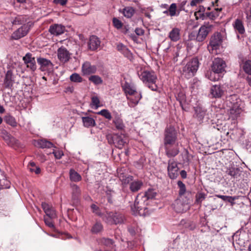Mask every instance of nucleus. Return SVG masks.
Returning <instances> with one entry per match:
<instances>
[{"mask_svg":"<svg viewBox=\"0 0 251 251\" xmlns=\"http://www.w3.org/2000/svg\"><path fill=\"white\" fill-rule=\"evenodd\" d=\"M199 65L198 59L196 58H193L184 67L182 70V75L188 79L192 77L197 71Z\"/></svg>","mask_w":251,"mask_h":251,"instance_id":"obj_6","label":"nucleus"},{"mask_svg":"<svg viewBox=\"0 0 251 251\" xmlns=\"http://www.w3.org/2000/svg\"><path fill=\"white\" fill-rule=\"evenodd\" d=\"M112 22L114 27L117 29H119L122 27L123 23L117 18H114L112 20Z\"/></svg>","mask_w":251,"mask_h":251,"instance_id":"obj_54","label":"nucleus"},{"mask_svg":"<svg viewBox=\"0 0 251 251\" xmlns=\"http://www.w3.org/2000/svg\"><path fill=\"white\" fill-rule=\"evenodd\" d=\"M69 176L71 181L73 182H78L82 179L81 176L73 169L70 170Z\"/></svg>","mask_w":251,"mask_h":251,"instance_id":"obj_33","label":"nucleus"},{"mask_svg":"<svg viewBox=\"0 0 251 251\" xmlns=\"http://www.w3.org/2000/svg\"><path fill=\"white\" fill-rule=\"evenodd\" d=\"M42 207L48 217L51 219H54L56 217L55 210L51 205L43 202L42 203Z\"/></svg>","mask_w":251,"mask_h":251,"instance_id":"obj_23","label":"nucleus"},{"mask_svg":"<svg viewBox=\"0 0 251 251\" xmlns=\"http://www.w3.org/2000/svg\"><path fill=\"white\" fill-rule=\"evenodd\" d=\"M168 174L171 179L176 178L178 175V168L177 163L173 159L168 161Z\"/></svg>","mask_w":251,"mask_h":251,"instance_id":"obj_13","label":"nucleus"},{"mask_svg":"<svg viewBox=\"0 0 251 251\" xmlns=\"http://www.w3.org/2000/svg\"><path fill=\"white\" fill-rule=\"evenodd\" d=\"M27 167L28 169L31 172H34L37 175L40 173V168L38 166H36L35 163L33 162H29Z\"/></svg>","mask_w":251,"mask_h":251,"instance_id":"obj_43","label":"nucleus"},{"mask_svg":"<svg viewBox=\"0 0 251 251\" xmlns=\"http://www.w3.org/2000/svg\"><path fill=\"white\" fill-rule=\"evenodd\" d=\"M91 208L92 210L93 213L100 217H102V214L100 208L95 204H91Z\"/></svg>","mask_w":251,"mask_h":251,"instance_id":"obj_48","label":"nucleus"},{"mask_svg":"<svg viewBox=\"0 0 251 251\" xmlns=\"http://www.w3.org/2000/svg\"><path fill=\"white\" fill-rule=\"evenodd\" d=\"M14 80L12 71L9 70L7 72L3 82V87L5 89H9L11 91L13 85Z\"/></svg>","mask_w":251,"mask_h":251,"instance_id":"obj_26","label":"nucleus"},{"mask_svg":"<svg viewBox=\"0 0 251 251\" xmlns=\"http://www.w3.org/2000/svg\"><path fill=\"white\" fill-rule=\"evenodd\" d=\"M226 66L225 61L223 59L218 57L213 61L211 69L213 73L219 74L225 71Z\"/></svg>","mask_w":251,"mask_h":251,"instance_id":"obj_11","label":"nucleus"},{"mask_svg":"<svg viewBox=\"0 0 251 251\" xmlns=\"http://www.w3.org/2000/svg\"><path fill=\"white\" fill-rule=\"evenodd\" d=\"M34 145L42 149L55 148L51 142L45 139L35 141L34 142Z\"/></svg>","mask_w":251,"mask_h":251,"instance_id":"obj_30","label":"nucleus"},{"mask_svg":"<svg viewBox=\"0 0 251 251\" xmlns=\"http://www.w3.org/2000/svg\"><path fill=\"white\" fill-rule=\"evenodd\" d=\"M243 68L246 73L251 75V60L246 61L244 63Z\"/></svg>","mask_w":251,"mask_h":251,"instance_id":"obj_46","label":"nucleus"},{"mask_svg":"<svg viewBox=\"0 0 251 251\" xmlns=\"http://www.w3.org/2000/svg\"><path fill=\"white\" fill-rule=\"evenodd\" d=\"M29 30V25L26 24H24L21 27L13 33L11 38L14 40H18L25 36L27 34Z\"/></svg>","mask_w":251,"mask_h":251,"instance_id":"obj_14","label":"nucleus"},{"mask_svg":"<svg viewBox=\"0 0 251 251\" xmlns=\"http://www.w3.org/2000/svg\"><path fill=\"white\" fill-rule=\"evenodd\" d=\"M192 200L178 198L175 200L173 205L175 210L177 213L186 212L190 208Z\"/></svg>","mask_w":251,"mask_h":251,"instance_id":"obj_7","label":"nucleus"},{"mask_svg":"<svg viewBox=\"0 0 251 251\" xmlns=\"http://www.w3.org/2000/svg\"><path fill=\"white\" fill-rule=\"evenodd\" d=\"M97 68L95 65H92L88 62H85L82 66V71L84 75H87L95 73Z\"/></svg>","mask_w":251,"mask_h":251,"instance_id":"obj_28","label":"nucleus"},{"mask_svg":"<svg viewBox=\"0 0 251 251\" xmlns=\"http://www.w3.org/2000/svg\"><path fill=\"white\" fill-rule=\"evenodd\" d=\"M235 197H232L231 196H224V198H223L222 200L225 201H228L231 204L234 203V201L235 200Z\"/></svg>","mask_w":251,"mask_h":251,"instance_id":"obj_58","label":"nucleus"},{"mask_svg":"<svg viewBox=\"0 0 251 251\" xmlns=\"http://www.w3.org/2000/svg\"><path fill=\"white\" fill-rule=\"evenodd\" d=\"M126 47L124 46L122 43H119L117 46V49L119 51H120L121 52H122L124 50H125V49H126Z\"/></svg>","mask_w":251,"mask_h":251,"instance_id":"obj_64","label":"nucleus"},{"mask_svg":"<svg viewBox=\"0 0 251 251\" xmlns=\"http://www.w3.org/2000/svg\"><path fill=\"white\" fill-rule=\"evenodd\" d=\"M156 194V192L152 189H149L144 194H139L136 197L134 204L131 206L133 214H140L142 209H147L146 206L148 202L146 201L155 198Z\"/></svg>","mask_w":251,"mask_h":251,"instance_id":"obj_2","label":"nucleus"},{"mask_svg":"<svg viewBox=\"0 0 251 251\" xmlns=\"http://www.w3.org/2000/svg\"><path fill=\"white\" fill-rule=\"evenodd\" d=\"M89 79L96 85L100 84L102 82L101 78L98 75H92L89 77Z\"/></svg>","mask_w":251,"mask_h":251,"instance_id":"obj_49","label":"nucleus"},{"mask_svg":"<svg viewBox=\"0 0 251 251\" xmlns=\"http://www.w3.org/2000/svg\"><path fill=\"white\" fill-rule=\"evenodd\" d=\"M226 104L228 108L229 118L236 120L243 110V102L237 95L233 94L226 97Z\"/></svg>","mask_w":251,"mask_h":251,"instance_id":"obj_1","label":"nucleus"},{"mask_svg":"<svg viewBox=\"0 0 251 251\" xmlns=\"http://www.w3.org/2000/svg\"><path fill=\"white\" fill-rule=\"evenodd\" d=\"M57 56L61 62L66 63L71 58V53L65 48L61 47L57 50Z\"/></svg>","mask_w":251,"mask_h":251,"instance_id":"obj_18","label":"nucleus"},{"mask_svg":"<svg viewBox=\"0 0 251 251\" xmlns=\"http://www.w3.org/2000/svg\"><path fill=\"white\" fill-rule=\"evenodd\" d=\"M70 80L75 82H80L82 81V77L76 73L73 74L70 76Z\"/></svg>","mask_w":251,"mask_h":251,"instance_id":"obj_50","label":"nucleus"},{"mask_svg":"<svg viewBox=\"0 0 251 251\" xmlns=\"http://www.w3.org/2000/svg\"><path fill=\"white\" fill-rule=\"evenodd\" d=\"M187 0H183L178 4V10L180 12L181 11H185V5L186 4Z\"/></svg>","mask_w":251,"mask_h":251,"instance_id":"obj_59","label":"nucleus"},{"mask_svg":"<svg viewBox=\"0 0 251 251\" xmlns=\"http://www.w3.org/2000/svg\"><path fill=\"white\" fill-rule=\"evenodd\" d=\"M137 74L140 79L147 87L152 91H157L158 86L156 84L157 77L154 72L140 67V69L137 70Z\"/></svg>","mask_w":251,"mask_h":251,"instance_id":"obj_3","label":"nucleus"},{"mask_svg":"<svg viewBox=\"0 0 251 251\" xmlns=\"http://www.w3.org/2000/svg\"><path fill=\"white\" fill-rule=\"evenodd\" d=\"M165 153L167 157H173L177 155L179 152L178 143L164 145Z\"/></svg>","mask_w":251,"mask_h":251,"instance_id":"obj_17","label":"nucleus"},{"mask_svg":"<svg viewBox=\"0 0 251 251\" xmlns=\"http://www.w3.org/2000/svg\"><path fill=\"white\" fill-rule=\"evenodd\" d=\"M180 224L184 226L185 228L191 230H194L196 227L195 224L190 221L182 220L180 222Z\"/></svg>","mask_w":251,"mask_h":251,"instance_id":"obj_42","label":"nucleus"},{"mask_svg":"<svg viewBox=\"0 0 251 251\" xmlns=\"http://www.w3.org/2000/svg\"><path fill=\"white\" fill-rule=\"evenodd\" d=\"M98 115L103 116L106 119L110 120L112 118V116L110 112L107 109H102L97 113Z\"/></svg>","mask_w":251,"mask_h":251,"instance_id":"obj_47","label":"nucleus"},{"mask_svg":"<svg viewBox=\"0 0 251 251\" xmlns=\"http://www.w3.org/2000/svg\"><path fill=\"white\" fill-rule=\"evenodd\" d=\"M176 99L181 103L182 101L185 100V95L182 92H180L178 94Z\"/></svg>","mask_w":251,"mask_h":251,"instance_id":"obj_60","label":"nucleus"},{"mask_svg":"<svg viewBox=\"0 0 251 251\" xmlns=\"http://www.w3.org/2000/svg\"><path fill=\"white\" fill-rule=\"evenodd\" d=\"M127 139L124 135L115 134L111 140L108 139V142L113 143L115 146L119 148L122 149L127 143Z\"/></svg>","mask_w":251,"mask_h":251,"instance_id":"obj_12","label":"nucleus"},{"mask_svg":"<svg viewBox=\"0 0 251 251\" xmlns=\"http://www.w3.org/2000/svg\"><path fill=\"white\" fill-rule=\"evenodd\" d=\"M68 1V0H53V2L56 4H60V5H65Z\"/></svg>","mask_w":251,"mask_h":251,"instance_id":"obj_62","label":"nucleus"},{"mask_svg":"<svg viewBox=\"0 0 251 251\" xmlns=\"http://www.w3.org/2000/svg\"><path fill=\"white\" fill-rule=\"evenodd\" d=\"M143 185V182L142 180H132L129 184V189L132 192H136L140 190Z\"/></svg>","mask_w":251,"mask_h":251,"instance_id":"obj_32","label":"nucleus"},{"mask_svg":"<svg viewBox=\"0 0 251 251\" xmlns=\"http://www.w3.org/2000/svg\"><path fill=\"white\" fill-rule=\"evenodd\" d=\"M103 230V226L100 221H96L92 226L91 232L93 234H97L101 232Z\"/></svg>","mask_w":251,"mask_h":251,"instance_id":"obj_34","label":"nucleus"},{"mask_svg":"<svg viewBox=\"0 0 251 251\" xmlns=\"http://www.w3.org/2000/svg\"><path fill=\"white\" fill-rule=\"evenodd\" d=\"M0 136L9 146H12L15 142V139L4 129L0 132Z\"/></svg>","mask_w":251,"mask_h":251,"instance_id":"obj_29","label":"nucleus"},{"mask_svg":"<svg viewBox=\"0 0 251 251\" xmlns=\"http://www.w3.org/2000/svg\"><path fill=\"white\" fill-rule=\"evenodd\" d=\"M135 13L134 9L132 7H126L123 9L124 15L128 18L132 17Z\"/></svg>","mask_w":251,"mask_h":251,"instance_id":"obj_41","label":"nucleus"},{"mask_svg":"<svg viewBox=\"0 0 251 251\" xmlns=\"http://www.w3.org/2000/svg\"><path fill=\"white\" fill-rule=\"evenodd\" d=\"M100 41L99 38L95 35H92L90 37L87 43L88 49L92 51L97 50L100 47Z\"/></svg>","mask_w":251,"mask_h":251,"instance_id":"obj_24","label":"nucleus"},{"mask_svg":"<svg viewBox=\"0 0 251 251\" xmlns=\"http://www.w3.org/2000/svg\"><path fill=\"white\" fill-rule=\"evenodd\" d=\"M122 88L129 100L128 106L131 107L135 106L142 98L141 94L137 92L133 85L126 82L123 85Z\"/></svg>","mask_w":251,"mask_h":251,"instance_id":"obj_4","label":"nucleus"},{"mask_svg":"<svg viewBox=\"0 0 251 251\" xmlns=\"http://www.w3.org/2000/svg\"><path fill=\"white\" fill-rule=\"evenodd\" d=\"M103 220L109 225H117L124 223V216L119 212H106L102 217Z\"/></svg>","mask_w":251,"mask_h":251,"instance_id":"obj_5","label":"nucleus"},{"mask_svg":"<svg viewBox=\"0 0 251 251\" xmlns=\"http://www.w3.org/2000/svg\"><path fill=\"white\" fill-rule=\"evenodd\" d=\"M72 194L73 197H78L80 194V190L79 188V187L76 185V184H73L72 186Z\"/></svg>","mask_w":251,"mask_h":251,"instance_id":"obj_51","label":"nucleus"},{"mask_svg":"<svg viewBox=\"0 0 251 251\" xmlns=\"http://www.w3.org/2000/svg\"><path fill=\"white\" fill-rule=\"evenodd\" d=\"M125 56L128 58H130L132 57V53L128 50V49L126 48L125 49V50L122 52Z\"/></svg>","mask_w":251,"mask_h":251,"instance_id":"obj_61","label":"nucleus"},{"mask_svg":"<svg viewBox=\"0 0 251 251\" xmlns=\"http://www.w3.org/2000/svg\"><path fill=\"white\" fill-rule=\"evenodd\" d=\"M224 90L223 87L220 85H213L210 91V96L212 98H220L224 94Z\"/></svg>","mask_w":251,"mask_h":251,"instance_id":"obj_20","label":"nucleus"},{"mask_svg":"<svg viewBox=\"0 0 251 251\" xmlns=\"http://www.w3.org/2000/svg\"><path fill=\"white\" fill-rule=\"evenodd\" d=\"M23 60L26 67L29 68L32 71L34 72L36 70L37 66L35 58L32 56L30 53H27L23 57Z\"/></svg>","mask_w":251,"mask_h":251,"instance_id":"obj_16","label":"nucleus"},{"mask_svg":"<svg viewBox=\"0 0 251 251\" xmlns=\"http://www.w3.org/2000/svg\"><path fill=\"white\" fill-rule=\"evenodd\" d=\"M221 8H215L214 11L206 13V16L210 19H214L219 15Z\"/></svg>","mask_w":251,"mask_h":251,"instance_id":"obj_44","label":"nucleus"},{"mask_svg":"<svg viewBox=\"0 0 251 251\" xmlns=\"http://www.w3.org/2000/svg\"><path fill=\"white\" fill-rule=\"evenodd\" d=\"M119 177L123 184H130V182L133 179V176H124L123 174H120L119 175Z\"/></svg>","mask_w":251,"mask_h":251,"instance_id":"obj_39","label":"nucleus"},{"mask_svg":"<svg viewBox=\"0 0 251 251\" xmlns=\"http://www.w3.org/2000/svg\"><path fill=\"white\" fill-rule=\"evenodd\" d=\"M26 22V18L25 16L18 15L12 21L13 25H18L25 24Z\"/></svg>","mask_w":251,"mask_h":251,"instance_id":"obj_37","label":"nucleus"},{"mask_svg":"<svg viewBox=\"0 0 251 251\" xmlns=\"http://www.w3.org/2000/svg\"><path fill=\"white\" fill-rule=\"evenodd\" d=\"M240 170L238 168L231 167L228 168L226 173L234 178H237L240 175Z\"/></svg>","mask_w":251,"mask_h":251,"instance_id":"obj_36","label":"nucleus"},{"mask_svg":"<svg viewBox=\"0 0 251 251\" xmlns=\"http://www.w3.org/2000/svg\"><path fill=\"white\" fill-rule=\"evenodd\" d=\"M168 38L171 41L176 42L179 41L181 38V30L178 27H174L169 32Z\"/></svg>","mask_w":251,"mask_h":251,"instance_id":"obj_25","label":"nucleus"},{"mask_svg":"<svg viewBox=\"0 0 251 251\" xmlns=\"http://www.w3.org/2000/svg\"><path fill=\"white\" fill-rule=\"evenodd\" d=\"M101 243L108 247H110L113 244L112 240L109 238H103L101 239Z\"/></svg>","mask_w":251,"mask_h":251,"instance_id":"obj_55","label":"nucleus"},{"mask_svg":"<svg viewBox=\"0 0 251 251\" xmlns=\"http://www.w3.org/2000/svg\"><path fill=\"white\" fill-rule=\"evenodd\" d=\"M113 124L116 129L123 131L125 130L126 126L122 119L119 116H115L113 119Z\"/></svg>","mask_w":251,"mask_h":251,"instance_id":"obj_31","label":"nucleus"},{"mask_svg":"<svg viewBox=\"0 0 251 251\" xmlns=\"http://www.w3.org/2000/svg\"><path fill=\"white\" fill-rule=\"evenodd\" d=\"M222 42L221 34L219 33L214 34L211 37L209 44L207 48L211 53H215L216 50L219 48Z\"/></svg>","mask_w":251,"mask_h":251,"instance_id":"obj_10","label":"nucleus"},{"mask_svg":"<svg viewBox=\"0 0 251 251\" xmlns=\"http://www.w3.org/2000/svg\"><path fill=\"white\" fill-rule=\"evenodd\" d=\"M52 219H51L49 217H48V218L44 217V221H45V224L50 227L53 228L54 227V226L52 223Z\"/></svg>","mask_w":251,"mask_h":251,"instance_id":"obj_57","label":"nucleus"},{"mask_svg":"<svg viewBox=\"0 0 251 251\" xmlns=\"http://www.w3.org/2000/svg\"><path fill=\"white\" fill-rule=\"evenodd\" d=\"M170 11V16L171 17L177 16L179 15L180 12L178 9H177V5L175 3H172L169 7Z\"/></svg>","mask_w":251,"mask_h":251,"instance_id":"obj_38","label":"nucleus"},{"mask_svg":"<svg viewBox=\"0 0 251 251\" xmlns=\"http://www.w3.org/2000/svg\"><path fill=\"white\" fill-rule=\"evenodd\" d=\"M177 132L173 126H167L165 130L164 145H171L176 143Z\"/></svg>","mask_w":251,"mask_h":251,"instance_id":"obj_8","label":"nucleus"},{"mask_svg":"<svg viewBox=\"0 0 251 251\" xmlns=\"http://www.w3.org/2000/svg\"><path fill=\"white\" fill-rule=\"evenodd\" d=\"M135 32L138 36H142L144 34V30L141 28H136L135 30Z\"/></svg>","mask_w":251,"mask_h":251,"instance_id":"obj_63","label":"nucleus"},{"mask_svg":"<svg viewBox=\"0 0 251 251\" xmlns=\"http://www.w3.org/2000/svg\"><path fill=\"white\" fill-rule=\"evenodd\" d=\"M213 25L209 23L205 22L199 28L196 40V41L202 42L206 38L208 33L212 30Z\"/></svg>","mask_w":251,"mask_h":251,"instance_id":"obj_9","label":"nucleus"},{"mask_svg":"<svg viewBox=\"0 0 251 251\" xmlns=\"http://www.w3.org/2000/svg\"><path fill=\"white\" fill-rule=\"evenodd\" d=\"M52 153L54 154L55 157L57 159H60L64 155L63 151L61 150H53Z\"/></svg>","mask_w":251,"mask_h":251,"instance_id":"obj_56","label":"nucleus"},{"mask_svg":"<svg viewBox=\"0 0 251 251\" xmlns=\"http://www.w3.org/2000/svg\"><path fill=\"white\" fill-rule=\"evenodd\" d=\"M234 31L236 33L243 34L245 32L243 21L239 19H236L232 24Z\"/></svg>","mask_w":251,"mask_h":251,"instance_id":"obj_27","label":"nucleus"},{"mask_svg":"<svg viewBox=\"0 0 251 251\" xmlns=\"http://www.w3.org/2000/svg\"><path fill=\"white\" fill-rule=\"evenodd\" d=\"M179 188L178 197L188 200H192V194L190 191H186L185 184L180 180L177 181Z\"/></svg>","mask_w":251,"mask_h":251,"instance_id":"obj_15","label":"nucleus"},{"mask_svg":"<svg viewBox=\"0 0 251 251\" xmlns=\"http://www.w3.org/2000/svg\"><path fill=\"white\" fill-rule=\"evenodd\" d=\"M206 195L203 193H198L196 195L195 203L201 205L202 201L205 199Z\"/></svg>","mask_w":251,"mask_h":251,"instance_id":"obj_45","label":"nucleus"},{"mask_svg":"<svg viewBox=\"0 0 251 251\" xmlns=\"http://www.w3.org/2000/svg\"><path fill=\"white\" fill-rule=\"evenodd\" d=\"M92 107L94 106L96 109L98 108L100 106V100L97 96H93L92 97Z\"/></svg>","mask_w":251,"mask_h":251,"instance_id":"obj_53","label":"nucleus"},{"mask_svg":"<svg viewBox=\"0 0 251 251\" xmlns=\"http://www.w3.org/2000/svg\"><path fill=\"white\" fill-rule=\"evenodd\" d=\"M4 121L12 126H17V122L15 118L10 115H6L4 118Z\"/></svg>","mask_w":251,"mask_h":251,"instance_id":"obj_40","label":"nucleus"},{"mask_svg":"<svg viewBox=\"0 0 251 251\" xmlns=\"http://www.w3.org/2000/svg\"><path fill=\"white\" fill-rule=\"evenodd\" d=\"M195 113L193 117L199 123L203 122L204 118L206 116V111L205 109L200 106H197L194 107Z\"/></svg>","mask_w":251,"mask_h":251,"instance_id":"obj_21","label":"nucleus"},{"mask_svg":"<svg viewBox=\"0 0 251 251\" xmlns=\"http://www.w3.org/2000/svg\"><path fill=\"white\" fill-rule=\"evenodd\" d=\"M65 27L61 24H53L49 28V32L54 36H58L64 33Z\"/></svg>","mask_w":251,"mask_h":251,"instance_id":"obj_22","label":"nucleus"},{"mask_svg":"<svg viewBox=\"0 0 251 251\" xmlns=\"http://www.w3.org/2000/svg\"><path fill=\"white\" fill-rule=\"evenodd\" d=\"M2 178L0 179V188H7L9 187V182L5 179L4 176H1Z\"/></svg>","mask_w":251,"mask_h":251,"instance_id":"obj_52","label":"nucleus"},{"mask_svg":"<svg viewBox=\"0 0 251 251\" xmlns=\"http://www.w3.org/2000/svg\"><path fill=\"white\" fill-rule=\"evenodd\" d=\"M83 126L86 127H93L96 125L95 120L90 117H84L82 118Z\"/></svg>","mask_w":251,"mask_h":251,"instance_id":"obj_35","label":"nucleus"},{"mask_svg":"<svg viewBox=\"0 0 251 251\" xmlns=\"http://www.w3.org/2000/svg\"><path fill=\"white\" fill-rule=\"evenodd\" d=\"M37 61L40 66V69L41 71H49L52 69L53 64L50 60L39 57L37 59Z\"/></svg>","mask_w":251,"mask_h":251,"instance_id":"obj_19","label":"nucleus"}]
</instances>
